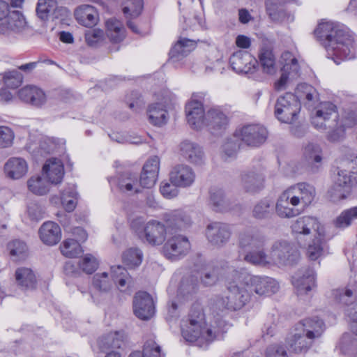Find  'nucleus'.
I'll return each instance as SVG.
<instances>
[{
    "label": "nucleus",
    "mask_w": 357,
    "mask_h": 357,
    "mask_svg": "<svg viewBox=\"0 0 357 357\" xmlns=\"http://www.w3.org/2000/svg\"><path fill=\"white\" fill-rule=\"evenodd\" d=\"M318 40L324 46L327 57L339 64L340 61L356 56L354 36L349 31L331 22H321L314 31Z\"/></svg>",
    "instance_id": "1"
},
{
    "label": "nucleus",
    "mask_w": 357,
    "mask_h": 357,
    "mask_svg": "<svg viewBox=\"0 0 357 357\" xmlns=\"http://www.w3.org/2000/svg\"><path fill=\"white\" fill-rule=\"evenodd\" d=\"M241 270L232 269L227 273L225 286L227 291L217 296L213 307L219 311H236L243 307L251 298Z\"/></svg>",
    "instance_id": "2"
},
{
    "label": "nucleus",
    "mask_w": 357,
    "mask_h": 357,
    "mask_svg": "<svg viewBox=\"0 0 357 357\" xmlns=\"http://www.w3.org/2000/svg\"><path fill=\"white\" fill-rule=\"evenodd\" d=\"M225 325L224 321H219L218 329L213 331L207 326L202 308L194 307L188 318L181 324V333L187 342H196L197 346L206 347L216 338L218 333L224 332Z\"/></svg>",
    "instance_id": "3"
},
{
    "label": "nucleus",
    "mask_w": 357,
    "mask_h": 357,
    "mask_svg": "<svg viewBox=\"0 0 357 357\" xmlns=\"http://www.w3.org/2000/svg\"><path fill=\"white\" fill-rule=\"evenodd\" d=\"M297 257V250L286 240H279L272 245L270 255L265 250L250 254L247 259L252 265L269 267L273 265H287Z\"/></svg>",
    "instance_id": "4"
},
{
    "label": "nucleus",
    "mask_w": 357,
    "mask_h": 357,
    "mask_svg": "<svg viewBox=\"0 0 357 357\" xmlns=\"http://www.w3.org/2000/svg\"><path fill=\"white\" fill-rule=\"evenodd\" d=\"M312 124L317 130H327V139L338 142L344 137L345 129L338 121L337 107L331 102H320L315 107Z\"/></svg>",
    "instance_id": "5"
},
{
    "label": "nucleus",
    "mask_w": 357,
    "mask_h": 357,
    "mask_svg": "<svg viewBox=\"0 0 357 357\" xmlns=\"http://www.w3.org/2000/svg\"><path fill=\"white\" fill-rule=\"evenodd\" d=\"M130 227L142 241L152 246L162 245L167 238L166 226L155 220L144 222L142 218L137 217L131 221Z\"/></svg>",
    "instance_id": "6"
},
{
    "label": "nucleus",
    "mask_w": 357,
    "mask_h": 357,
    "mask_svg": "<svg viewBox=\"0 0 357 357\" xmlns=\"http://www.w3.org/2000/svg\"><path fill=\"white\" fill-rule=\"evenodd\" d=\"M269 238L264 231L259 228H248L238 234V245L241 250L245 252L243 257L244 261L252 264L248 261L247 257L250 254L265 250L264 248L268 244Z\"/></svg>",
    "instance_id": "7"
},
{
    "label": "nucleus",
    "mask_w": 357,
    "mask_h": 357,
    "mask_svg": "<svg viewBox=\"0 0 357 357\" xmlns=\"http://www.w3.org/2000/svg\"><path fill=\"white\" fill-rule=\"evenodd\" d=\"M291 231L298 244L305 246L306 241L317 235H321L325 231L324 227L317 218L304 215L293 222Z\"/></svg>",
    "instance_id": "8"
},
{
    "label": "nucleus",
    "mask_w": 357,
    "mask_h": 357,
    "mask_svg": "<svg viewBox=\"0 0 357 357\" xmlns=\"http://www.w3.org/2000/svg\"><path fill=\"white\" fill-rule=\"evenodd\" d=\"M301 109V105L295 95L287 93L278 98L275 105V115L281 122L291 123Z\"/></svg>",
    "instance_id": "9"
},
{
    "label": "nucleus",
    "mask_w": 357,
    "mask_h": 357,
    "mask_svg": "<svg viewBox=\"0 0 357 357\" xmlns=\"http://www.w3.org/2000/svg\"><path fill=\"white\" fill-rule=\"evenodd\" d=\"M241 271L251 295L255 292L259 296H268L276 293L279 289L278 282L271 278L252 275L243 269H241Z\"/></svg>",
    "instance_id": "10"
},
{
    "label": "nucleus",
    "mask_w": 357,
    "mask_h": 357,
    "mask_svg": "<svg viewBox=\"0 0 357 357\" xmlns=\"http://www.w3.org/2000/svg\"><path fill=\"white\" fill-rule=\"evenodd\" d=\"M202 93H193L185 107L188 123L194 130L205 127L206 114L202 102Z\"/></svg>",
    "instance_id": "11"
},
{
    "label": "nucleus",
    "mask_w": 357,
    "mask_h": 357,
    "mask_svg": "<svg viewBox=\"0 0 357 357\" xmlns=\"http://www.w3.org/2000/svg\"><path fill=\"white\" fill-rule=\"evenodd\" d=\"M235 137L248 146L257 147L266 142L268 131L261 124H246L236 130Z\"/></svg>",
    "instance_id": "12"
},
{
    "label": "nucleus",
    "mask_w": 357,
    "mask_h": 357,
    "mask_svg": "<svg viewBox=\"0 0 357 357\" xmlns=\"http://www.w3.org/2000/svg\"><path fill=\"white\" fill-rule=\"evenodd\" d=\"M113 282L106 272L97 273L92 278V287L89 293L91 302L99 304L104 301L113 288Z\"/></svg>",
    "instance_id": "13"
},
{
    "label": "nucleus",
    "mask_w": 357,
    "mask_h": 357,
    "mask_svg": "<svg viewBox=\"0 0 357 357\" xmlns=\"http://www.w3.org/2000/svg\"><path fill=\"white\" fill-rule=\"evenodd\" d=\"M190 250V243L188 237L183 235H174L169 238L162 248L165 257L176 260L188 254Z\"/></svg>",
    "instance_id": "14"
},
{
    "label": "nucleus",
    "mask_w": 357,
    "mask_h": 357,
    "mask_svg": "<svg viewBox=\"0 0 357 357\" xmlns=\"http://www.w3.org/2000/svg\"><path fill=\"white\" fill-rule=\"evenodd\" d=\"M231 233V227L220 222H211L206 229L207 240L212 245L218 248H221L229 242Z\"/></svg>",
    "instance_id": "15"
},
{
    "label": "nucleus",
    "mask_w": 357,
    "mask_h": 357,
    "mask_svg": "<svg viewBox=\"0 0 357 357\" xmlns=\"http://www.w3.org/2000/svg\"><path fill=\"white\" fill-rule=\"evenodd\" d=\"M178 4L182 13V19L180 22L182 23L183 30H196L204 27L202 14H197L193 10V0H179Z\"/></svg>",
    "instance_id": "16"
},
{
    "label": "nucleus",
    "mask_w": 357,
    "mask_h": 357,
    "mask_svg": "<svg viewBox=\"0 0 357 357\" xmlns=\"http://www.w3.org/2000/svg\"><path fill=\"white\" fill-rule=\"evenodd\" d=\"M279 62L282 66V75L275 83V88L281 90L286 85L289 77L294 79L298 75L300 68L296 58L288 51L282 54Z\"/></svg>",
    "instance_id": "17"
},
{
    "label": "nucleus",
    "mask_w": 357,
    "mask_h": 357,
    "mask_svg": "<svg viewBox=\"0 0 357 357\" xmlns=\"http://www.w3.org/2000/svg\"><path fill=\"white\" fill-rule=\"evenodd\" d=\"M175 100V96L169 92H165L162 102L151 104L149 106L147 114L149 122L155 126H160L167 121V112L165 108Z\"/></svg>",
    "instance_id": "18"
},
{
    "label": "nucleus",
    "mask_w": 357,
    "mask_h": 357,
    "mask_svg": "<svg viewBox=\"0 0 357 357\" xmlns=\"http://www.w3.org/2000/svg\"><path fill=\"white\" fill-rule=\"evenodd\" d=\"M303 331L296 325L287 336L286 344L291 351L305 353L312 347L314 342Z\"/></svg>",
    "instance_id": "19"
},
{
    "label": "nucleus",
    "mask_w": 357,
    "mask_h": 357,
    "mask_svg": "<svg viewBox=\"0 0 357 357\" xmlns=\"http://www.w3.org/2000/svg\"><path fill=\"white\" fill-rule=\"evenodd\" d=\"M232 69L238 73H253L258 64L257 60L247 51L234 52L229 59Z\"/></svg>",
    "instance_id": "20"
},
{
    "label": "nucleus",
    "mask_w": 357,
    "mask_h": 357,
    "mask_svg": "<svg viewBox=\"0 0 357 357\" xmlns=\"http://www.w3.org/2000/svg\"><path fill=\"white\" fill-rule=\"evenodd\" d=\"M292 284L298 296L307 294L316 287V273L311 268H305L293 277Z\"/></svg>",
    "instance_id": "21"
},
{
    "label": "nucleus",
    "mask_w": 357,
    "mask_h": 357,
    "mask_svg": "<svg viewBox=\"0 0 357 357\" xmlns=\"http://www.w3.org/2000/svg\"><path fill=\"white\" fill-rule=\"evenodd\" d=\"M133 310L135 314L141 319L147 320L152 317L155 307L150 294L145 291L137 293L133 300Z\"/></svg>",
    "instance_id": "22"
},
{
    "label": "nucleus",
    "mask_w": 357,
    "mask_h": 357,
    "mask_svg": "<svg viewBox=\"0 0 357 357\" xmlns=\"http://www.w3.org/2000/svg\"><path fill=\"white\" fill-rule=\"evenodd\" d=\"M356 184L354 177L352 176L351 169H341L337 173V177L333 191H331V197L333 200L337 199H342L347 197L346 193L349 192L350 188Z\"/></svg>",
    "instance_id": "23"
},
{
    "label": "nucleus",
    "mask_w": 357,
    "mask_h": 357,
    "mask_svg": "<svg viewBox=\"0 0 357 357\" xmlns=\"http://www.w3.org/2000/svg\"><path fill=\"white\" fill-rule=\"evenodd\" d=\"M19 98L33 107H41L46 104L47 98L45 91L36 86H26L18 91Z\"/></svg>",
    "instance_id": "24"
},
{
    "label": "nucleus",
    "mask_w": 357,
    "mask_h": 357,
    "mask_svg": "<svg viewBox=\"0 0 357 357\" xmlns=\"http://www.w3.org/2000/svg\"><path fill=\"white\" fill-rule=\"evenodd\" d=\"M26 22L24 17L17 10L10 11L8 15L0 24V34L9 35L11 33L22 31Z\"/></svg>",
    "instance_id": "25"
},
{
    "label": "nucleus",
    "mask_w": 357,
    "mask_h": 357,
    "mask_svg": "<svg viewBox=\"0 0 357 357\" xmlns=\"http://www.w3.org/2000/svg\"><path fill=\"white\" fill-rule=\"evenodd\" d=\"M180 155L187 161L195 165H202L204 161V153L197 143L184 140L179 145Z\"/></svg>",
    "instance_id": "26"
},
{
    "label": "nucleus",
    "mask_w": 357,
    "mask_h": 357,
    "mask_svg": "<svg viewBox=\"0 0 357 357\" xmlns=\"http://www.w3.org/2000/svg\"><path fill=\"white\" fill-rule=\"evenodd\" d=\"M195 174L192 169L186 165H178L170 172L171 183L178 187L190 186L195 181Z\"/></svg>",
    "instance_id": "27"
},
{
    "label": "nucleus",
    "mask_w": 357,
    "mask_h": 357,
    "mask_svg": "<svg viewBox=\"0 0 357 357\" xmlns=\"http://www.w3.org/2000/svg\"><path fill=\"white\" fill-rule=\"evenodd\" d=\"M28 169L27 162L21 157L10 158L3 166L5 175L13 180H18L25 176Z\"/></svg>",
    "instance_id": "28"
},
{
    "label": "nucleus",
    "mask_w": 357,
    "mask_h": 357,
    "mask_svg": "<svg viewBox=\"0 0 357 357\" xmlns=\"http://www.w3.org/2000/svg\"><path fill=\"white\" fill-rule=\"evenodd\" d=\"M43 174L50 183L54 185L60 183L64 176L63 162L58 158H50L43 165Z\"/></svg>",
    "instance_id": "29"
},
{
    "label": "nucleus",
    "mask_w": 357,
    "mask_h": 357,
    "mask_svg": "<svg viewBox=\"0 0 357 357\" xmlns=\"http://www.w3.org/2000/svg\"><path fill=\"white\" fill-rule=\"evenodd\" d=\"M227 123V116L218 108H211L206 113L205 127L213 134H218L225 130Z\"/></svg>",
    "instance_id": "30"
},
{
    "label": "nucleus",
    "mask_w": 357,
    "mask_h": 357,
    "mask_svg": "<svg viewBox=\"0 0 357 357\" xmlns=\"http://www.w3.org/2000/svg\"><path fill=\"white\" fill-rule=\"evenodd\" d=\"M125 343V334L122 331H115L102 335L98 340V345L102 352L116 351Z\"/></svg>",
    "instance_id": "31"
},
{
    "label": "nucleus",
    "mask_w": 357,
    "mask_h": 357,
    "mask_svg": "<svg viewBox=\"0 0 357 357\" xmlns=\"http://www.w3.org/2000/svg\"><path fill=\"white\" fill-rule=\"evenodd\" d=\"M142 9L143 0H127L123 8V13L127 21V26L135 33H139V31L132 20L140 15Z\"/></svg>",
    "instance_id": "32"
},
{
    "label": "nucleus",
    "mask_w": 357,
    "mask_h": 357,
    "mask_svg": "<svg viewBox=\"0 0 357 357\" xmlns=\"http://www.w3.org/2000/svg\"><path fill=\"white\" fill-rule=\"evenodd\" d=\"M15 277L17 287L22 291H32L36 288V276L30 268L20 267L17 268Z\"/></svg>",
    "instance_id": "33"
},
{
    "label": "nucleus",
    "mask_w": 357,
    "mask_h": 357,
    "mask_svg": "<svg viewBox=\"0 0 357 357\" xmlns=\"http://www.w3.org/2000/svg\"><path fill=\"white\" fill-rule=\"evenodd\" d=\"M39 236L43 243L47 245H56L61 238V228L54 222H45L39 229Z\"/></svg>",
    "instance_id": "34"
},
{
    "label": "nucleus",
    "mask_w": 357,
    "mask_h": 357,
    "mask_svg": "<svg viewBox=\"0 0 357 357\" xmlns=\"http://www.w3.org/2000/svg\"><path fill=\"white\" fill-rule=\"evenodd\" d=\"M313 342L320 337L325 330L324 321L318 317L305 319L297 324Z\"/></svg>",
    "instance_id": "35"
},
{
    "label": "nucleus",
    "mask_w": 357,
    "mask_h": 357,
    "mask_svg": "<svg viewBox=\"0 0 357 357\" xmlns=\"http://www.w3.org/2000/svg\"><path fill=\"white\" fill-rule=\"evenodd\" d=\"M75 17L77 21L86 27H91L96 24L98 19L96 8L90 5H82L75 10Z\"/></svg>",
    "instance_id": "36"
},
{
    "label": "nucleus",
    "mask_w": 357,
    "mask_h": 357,
    "mask_svg": "<svg viewBox=\"0 0 357 357\" xmlns=\"http://www.w3.org/2000/svg\"><path fill=\"white\" fill-rule=\"evenodd\" d=\"M118 187L121 192L134 195L140 192L139 177L137 174L125 172L118 178Z\"/></svg>",
    "instance_id": "37"
},
{
    "label": "nucleus",
    "mask_w": 357,
    "mask_h": 357,
    "mask_svg": "<svg viewBox=\"0 0 357 357\" xmlns=\"http://www.w3.org/2000/svg\"><path fill=\"white\" fill-rule=\"evenodd\" d=\"M326 245L325 231L321 235L314 236L306 241L307 250L306 255L310 260L315 261L320 258L324 250Z\"/></svg>",
    "instance_id": "38"
},
{
    "label": "nucleus",
    "mask_w": 357,
    "mask_h": 357,
    "mask_svg": "<svg viewBox=\"0 0 357 357\" xmlns=\"http://www.w3.org/2000/svg\"><path fill=\"white\" fill-rule=\"evenodd\" d=\"M196 46V42L187 38H180L169 52L170 59L178 61L186 56Z\"/></svg>",
    "instance_id": "39"
},
{
    "label": "nucleus",
    "mask_w": 357,
    "mask_h": 357,
    "mask_svg": "<svg viewBox=\"0 0 357 357\" xmlns=\"http://www.w3.org/2000/svg\"><path fill=\"white\" fill-rule=\"evenodd\" d=\"M241 181L246 192H256L263 188L264 176L261 173L250 171L242 175Z\"/></svg>",
    "instance_id": "40"
},
{
    "label": "nucleus",
    "mask_w": 357,
    "mask_h": 357,
    "mask_svg": "<svg viewBox=\"0 0 357 357\" xmlns=\"http://www.w3.org/2000/svg\"><path fill=\"white\" fill-rule=\"evenodd\" d=\"M259 60L265 73L273 75L276 73L275 58L270 48L262 47L259 53Z\"/></svg>",
    "instance_id": "41"
},
{
    "label": "nucleus",
    "mask_w": 357,
    "mask_h": 357,
    "mask_svg": "<svg viewBox=\"0 0 357 357\" xmlns=\"http://www.w3.org/2000/svg\"><path fill=\"white\" fill-rule=\"evenodd\" d=\"M77 199L78 194L75 185L73 184L68 185L61 192V202L68 212H71L75 208Z\"/></svg>",
    "instance_id": "42"
},
{
    "label": "nucleus",
    "mask_w": 357,
    "mask_h": 357,
    "mask_svg": "<svg viewBox=\"0 0 357 357\" xmlns=\"http://www.w3.org/2000/svg\"><path fill=\"white\" fill-rule=\"evenodd\" d=\"M108 37L114 42L119 43L125 38V29L119 20L111 18L106 21Z\"/></svg>",
    "instance_id": "43"
},
{
    "label": "nucleus",
    "mask_w": 357,
    "mask_h": 357,
    "mask_svg": "<svg viewBox=\"0 0 357 357\" xmlns=\"http://www.w3.org/2000/svg\"><path fill=\"white\" fill-rule=\"evenodd\" d=\"M297 100L305 101L309 106L318 100L319 94L317 90L310 84H301L296 89Z\"/></svg>",
    "instance_id": "44"
},
{
    "label": "nucleus",
    "mask_w": 357,
    "mask_h": 357,
    "mask_svg": "<svg viewBox=\"0 0 357 357\" xmlns=\"http://www.w3.org/2000/svg\"><path fill=\"white\" fill-rule=\"evenodd\" d=\"M273 210V202L269 198L261 199L255 204L252 216L259 220L267 218Z\"/></svg>",
    "instance_id": "45"
},
{
    "label": "nucleus",
    "mask_w": 357,
    "mask_h": 357,
    "mask_svg": "<svg viewBox=\"0 0 357 357\" xmlns=\"http://www.w3.org/2000/svg\"><path fill=\"white\" fill-rule=\"evenodd\" d=\"M167 225L175 229H185L191 224L190 218L181 211L172 212L167 219Z\"/></svg>",
    "instance_id": "46"
},
{
    "label": "nucleus",
    "mask_w": 357,
    "mask_h": 357,
    "mask_svg": "<svg viewBox=\"0 0 357 357\" xmlns=\"http://www.w3.org/2000/svg\"><path fill=\"white\" fill-rule=\"evenodd\" d=\"M210 204L215 211H224L229 208L228 201L221 189H213L210 192Z\"/></svg>",
    "instance_id": "47"
},
{
    "label": "nucleus",
    "mask_w": 357,
    "mask_h": 357,
    "mask_svg": "<svg viewBox=\"0 0 357 357\" xmlns=\"http://www.w3.org/2000/svg\"><path fill=\"white\" fill-rule=\"evenodd\" d=\"M30 192L36 195H43L50 191V184L40 176H33L27 181Z\"/></svg>",
    "instance_id": "48"
},
{
    "label": "nucleus",
    "mask_w": 357,
    "mask_h": 357,
    "mask_svg": "<svg viewBox=\"0 0 357 357\" xmlns=\"http://www.w3.org/2000/svg\"><path fill=\"white\" fill-rule=\"evenodd\" d=\"M355 219H357V206L344 210L333 221V223L337 228H346L351 225Z\"/></svg>",
    "instance_id": "49"
},
{
    "label": "nucleus",
    "mask_w": 357,
    "mask_h": 357,
    "mask_svg": "<svg viewBox=\"0 0 357 357\" xmlns=\"http://www.w3.org/2000/svg\"><path fill=\"white\" fill-rule=\"evenodd\" d=\"M356 291H354L348 288L336 289L334 291V296L336 301L340 303L346 305L347 309H350L356 301Z\"/></svg>",
    "instance_id": "50"
},
{
    "label": "nucleus",
    "mask_w": 357,
    "mask_h": 357,
    "mask_svg": "<svg viewBox=\"0 0 357 357\" xmlns=\"http://www.w3.org/2000/svg\"><path fill=\"white\" fill-rule=\"evenodd\" d=\"M7 250L13 260H19L26 257L28 248L24 242L13 240L8 243Z\"/></svg>",
    "instance_id": "51"
},
{
    "label": "nucleus",
    "mask_w": 357,
    "mask_h": 357,
    "mask_svg": "<svg viewBox=\"0 0 357 357\" xmlns=\"http://www.w3.org/2000/svg\"><path fill=\"white\" fill-rule=\"evenodd\" d=\"M61 253L69 258L77 257L82 252L80 244L77 241L68 238L64 241L61 247Z\"/></svg>",
    "instance_id": "52"
},
{
    "label": "nucleus",
    "mask_w": 357,
    "mask_h": 357,
    "mask_svg": "<svg viewBox=\"0 0 357 357\" xmlns=\"http://www.w3.org/2000/svg\"><path fill=\"white\" fill-rule=\"evenodd\" d=\"M275 211L277 215L282 218L295 217L303 212L299 206H292L291 204L282 205L280 200H278L275 204Z\"/></svg>",
    "instance_id": "53"
},
{
    "label": "nucleus",
    "mask_w": 357,
    "mask_h": 357,
    "mask_svg": "<svg viewBox=\"0 0 357 357\" xmlns=\"http://www.w3.org/2000/svg\"><path fill=\"white\" fill-rule=\"evenodd\" d=\"M231 270V268H229L223 273V270L219 268L218 267L213 268L211 269L207 270L204 273V275L202 277V281L206 286L213 285L216 283L217 281L223 278V275H225V277L227 275V273Z\"/></svg>",
    "instance_id": "54"
},
{
    "label": "nucleus",
    "mask_w": 357,
    "mask_h": 357,
    "mask_svg": "<svg viewBox=\"0 0 357 357\" xmlns=\"http://www.w3.org/2000/svg\"><path fill=\"white\" fill-rule=\"evenodd\" d=\"M303 155L309 163L318 164L321 163V150L317 144L310 143L305 146Z\"/></svg>",
    "instance_id": "55"
},
{
    "label": "nucleus",
    "mask_w": 357,
    "mask_h": 357,
    "mask_svg": "<svg viewBox=\"0 0 357 357\" xmlns=\"http://www.w3.org/2000/svg\"><path fill=\"white\" fill-rule=\"evenodd\" d=\"M142 252L138 248H130L123 255L124 263L130 266H138L142 261Z\"/></svg>",
    "instance_id": "56"
},
{
    "label": "nucleus",
    "mask_w": 357,
    "mask_h": 357,
    "mask_svg": "<svg viewBox=\"0 0 357 357\" xmlns=\"http://www.w3.org/2000/svg\"><path fill=\"white\" fill-rule=\"evenodd\" d=\"M236 137L227 139L222 146V157L225 160L236 156L237 151L239 149V144L237 142Z\"/></svg>",
    "instance_id": "57"
},
{
    "label": "nucleus",
    "mask_w": 357,
    "mask_h": 357,
    "mask_svg": "<svg viewBox=\"0 0 357 357\" xmlns=\"http://www.w3.org/2000/svg\"><path fill=\"white\" fill-rule=\"evenodd\" d=\"M56 8L55 0H38L36 12L38 17L43 20L45 19L48 14L53 12Z\"/></svg>",
    "instance_id": "58"
},
{
    "label": "nucleus",
    "mask_w": 357,
    "mask_h": 357,
    "mask_svg": "<svg viewBox=\"0 0 357 357\" xmlns=\"http://www.w3.org/2000/svg\"><path fill=\"white\" fill-rule=\"evenodd\" d=\"M15 133L8 126H0V149L10 148L13 144Z\"/></svg>",
    "instance_id": "59"
},
{
    "label": "nucleus",
    "mask_w": 357,
    "mask_h": 357,
    "mask_svg": "<svg viewBox=\"0 0 357 357\" xmlns=\"http://www.w3.org/2000/svg\"><path fill=\"white\" fill-rule=\"evenodd\" d=\"M22 75L20 72L13 70L4 73L3 81L8 88L16 89L22 84Z\"/></svg>",
    "instance_id": "60"
},
{
    "label": "nucleus",
    "mask_w": 357,
    "mask_h": 357,
    "mask_svg": "<svg viewBox=\"0 0 357 357\" xmlns=\"http://www.w3.org/2000/svg\"><path fill=\"white\" fill-rule=\"evenodd\" d=\"M299 188L301 190V199L304 203V206L307 207L314 200L316 191L313 185L307 183H298Z\"/></svg>",
    "instance_id": "61"
},
{
    "label": "nucleus",
    "mask_w": 357,
    "mask_h": 357,
    "mask_svg": "<svg viewBox=\"0 0 357 357\" xmlns=\"http://www.w3.org/2000/svg\"><path fill=\"white\" fill-rule=\"evenodd\" d=\"M79 268L87 274L93 273L98 266L96 259L91 255H86L79 261Z\"/></svg>",
    "instance_id": "62"
},
{
    "label": "nucleus",
    "mask_w": 357,
    "mask_h": 357,
    "mask_svg": "<svg viewBox=\"0 0 357 357\" xmlns=\"http://www.w3.org/2000/svg\"><path fill=\"white\" fill-rule=\"evenodd\" d=\"M143 357H162L160 347L153 340H147L143 349Z\"/></svg>",
    "instance_id": "63"
},
{
    "label": "nucleus",
    "mask_w": 357,
    "mask_h": 357,
    "mask_svg": "<svg viewBox=\"0 0 357 357\" xmlns=\"http://www.w3.org/2000/svg\"><path fill=\"white\" fill-rule=\"evenodd\" d=\"M266 357H288V356L284 346L271 344L266 349Z\"/></svg>",
    "instance_id": "64"
}]
</instances>
